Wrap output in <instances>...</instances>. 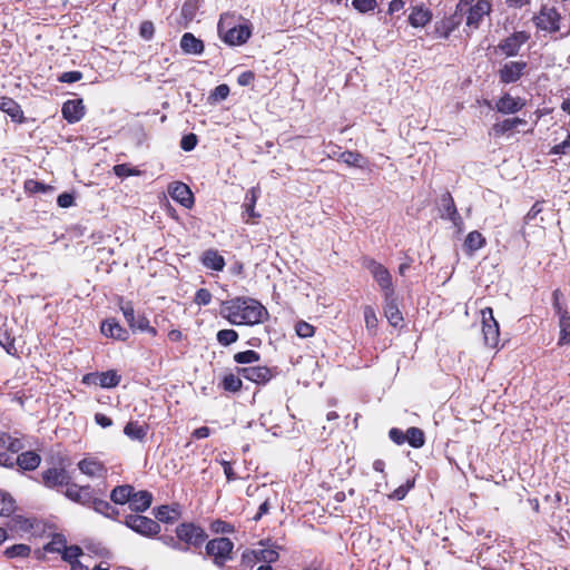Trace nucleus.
<instances>
[{
    "label": "nucleus",
    "mask_w": 570,
    "mask_h": 570,
    "mask_svg": "<svg viewBox=\"0 0 570 570\" xmlns=\"http://www.w3.org/2000/svg\"><path fill=\"white\" fill-rule=\"evenodd\" d=\"M220 315L233 325H255L264 322L268 312L254 298L236 297L223 303Z\"/></svg>",
    "instance_id": "nucleus-1"
},
{
    "label": "nucleus",
    "mask_w": 570,
    "mask_h": 570,
    "mask_svg": "<svg viewBox=\"0 0 570 570\" xmlns=\"http://www.w3.org/2000/svg\"><path fill=\"white\" fill-rule=\"evenodd\" d=\"M491 3L488 0H460L458 11L461 16H466V27L475 30L480 27L484 17L491 12Z\"/></svg>",
    "instance_id": "nucleus-2"
},
{
    "label": "nucleus",
    "mask_w": 570,
    "mask_h": 570,
    "mask_svg": "<svg viewBox=\"0 0 570 570\" xmlns=\"http://www.w3.org/2000/svg\"><path fill=\"white\" fill-rule=\"evenodd\" d=\"M229 18L222 17L218 22V33L220 38L229 46H239L245 43L250 37V29L247 24L230 26Z\"/></svg>",
    "instance_id": "nucleus-3"
},
{
    "label": "nucleus",
    "mask_w": 570,
    "mask_h": 570,
    "mask_svg": "<svg viewBox=\"0 0 570 570\" xmlns=\"http://www.w3.org/2000/svg\"><path fill=\"white\" fill-rule=\"evenodd\" d=\"M365 267L370 271L380 288L384 292L385 298H391L394 295V287L392 275L389 269L374 259L365 261Z\"/></svg>",
    "instance_id": "nucleus-4"
},
{
    "label": "nucleus",
    "mask_w": 570,
    "mask_h": 570,
    "mask_svg": "<svg viewBox=\"0 0 570 570\" xmlns=\"http://www.w3.org/2000/svg\"><path fill=\"white\" fill-rule=\"evenodd\" d=\"M23 449L19 439H14L4 432H0V465L12 468L14 455Z\"/></svg>",
    "instance_id": "nucleus-5"
},
{
    "label": "nucleus",
    "mask_w": 570,
    "mask_h": 570,
    "mask_svg": "<svg viewBox=\"0 0 570 570\" xmlns=\"http://www.w3.org/2000/svg\"><path fill=\"white\" fill-rule=\"evenodd\" d=\"M234 543L228 538H216L206 544V553L214 558L215 564L222 567L232 558Z\"/></svg>",
    "instance_id": "nucleus-6"
},
{
    "label": "nucleus",
    "mask_w": 570,
    "mask_h": 570,
    "mask_svg": "<svg viewBox=\"0 0 570 570\" xmlns=\"http://www.w3.org/2000/svg\"><path fill=\"white\" fill-rule=\"evenodd\" d=\"M482 314V332L485 345L494 348L500 341L499 324L493 316L491 307H485L481 311Z\"/></svg>",
    "instance_id": "nucleus-7"
},
{
    "label": "nucleus",
    "mask_w": 570,
    "mask_h": 570,
    "mask_svg": "<svg viewBox=\"0 0 570 570\" xmlns=\"http://www.w3.org/2000/svg\"><path fill=\"white\" fill-rule=\"evenodd\" d=\"M126 322L132 331L147 332L155 336L157 331L150 326L148 318L145 315H136L134 306L130 302L120 305Z\"/></svg>",
    "instance_id": "nucleus-8"
},
{
    "label": "nucleus",
    "mask_w": 570,
    "mask_h": 570,
    "mask_svg": "<svg viewBox=\"0 0 570 570\" xmlns=\"http://www.w3.org/2000/svg\"><path fill=\"white\" fill-rule=\"evenodd\" d=\"M125 524L135 532L147 537L156 535L160 531V525L158 524V522L150 518L139 514L127 515Z\"/></svg>",
    "instance_id": "nucleus-9"
},
{
    "label": "nucleus",
    "mask_w": 570,
    "mask_h": 570,
    "mask_svg": "<svg viewBox=\"0 0 570 570\" xmlns=\"http://www.w3.org/2000/svg\"><path fill=\"white\" fill-rule=\"evenodd\" d=\"M561 16L553 7L543 6L540 12L534 17V23L537 28L548 31L556 32L560 29Z\"/></svg>",
    "instance_id": "nucleus-10"
},
{
    "label": "nucleus",
    "mask_w": 570,
    "mask_h": 570,
    "mask_svg": "<svg viewBox=\"0 0 570 570\" xmlns=\"http://www.w3.org/2000/svg\"><path fill=\"white\" fill-rule=\"evenodd\" d=\"M176 534L180 541L194 547L202 546L207 538L205 531L193 523H183L178 525Z\"/></svg>",
    "instance_id": "nucleus-11"
},
{
    "label": "nucleus",
    "mask_w": 570,
    "mask_h": 570,
    "mask_svg": "<svg viewBox=\"0 0 570 570\" xmlns=\"http://www.w3.org/2000/svg\"><path fill=\"white\" fill-rule=\"evenodd\" d=\"M63 493L69 500L88 508L91 507L96 495L90 485H78L76 483L68 485Z\"/></svg>",
    "instance_id": "nucleus-12"
},
{
    "label": "nucleus",
    "mask_w": 570,
    "mask_h": 570,
    "mask_svg": "<svg viewBox=\"0 0 570 570\" xmlns=\"http://www.w3.org/2000/svg\"><path fill=\"white\" fill-rule=\"evenodd\" d=\"M530 36L525 31H517L500 42L499 49L508 57L518 55L522 45L529 40Z\"/></svg>",
    "instance_id": "nucleus-13"
},
{
    "label": "nucleus",
    "mask_w": 570,
    "mask_h": 570,
    "mask_svg": "<svg viewBox=\"0 0 570 570\" xmlns=\"http://www.w3.org/2000/svg\"><path fill=\"white\" fill-rule=\"evenodd\" d=\"M442 209L441 218L449 219L459 230L463 227V219L459 214L454 200L450 193H445L441 197Z\"/></svg>",
    "instance_id": "nucleus-14"
},
{
    "label": "nucleus",
    "mask_w": 570,
    "mask_h": 570,
    "mask_svg": "<svg viewBox=\"0 0 570 570\" xmlns=\"http://www.w3.org/2000/svg\"><path fill=\"white\" fill-rule=\"evenodd\" d=\"M168 194L174 200L186 208H190L194 204V196L190 188L181 181L170 184L168 187Z\"/></svg>",
    "instance_id": "nucleus-15"
},
{
    "label": "nucleus",
    "mask_w": 570,
    "mask_h": 570,
    "mask_svg": "<svg viewBox=\"0 0 570 570\" xmlns=\"http://www.w3.org/2000/svg\"><path fill=\"white\" fill-rule=\"evenodd\" d=\"M527 68L524 61H509L499 70L500 80L503 83H511L518 81Z\"/></svg>",
    "instance_id": "nucleus-16"
},
{
    "label": "nucleus",
    "mask_w": 570,
    "mask_h": 570,
    "mask_svg": "<svg viewBox=\"0 0 570 570\" xmlns=\"http://www.w3.org/2000/svg\"><path fill=\"white\" fill-rule=\"evenodd\" d=\"M43 484L48 488H58L66 485H70L69 475L67 471L62 468H50L42 473Z\"/></svg>",
    "instance_id": "nucleus-17"
},
{
    "label": "nucleus",
    "mask_w": 570,
    "mask_h": 570,
    "mask_svg": "<svg viewBox=\"0 0 570 570\" xmlns=\"http://www.w3.org/2000/svg\"><path fill=\"white\" fill-rule=\"evenodd\" d=\"M238 374L256 384H265L272 379V371L267 366H248L238 368Z\"/></svg>",
    "instance_id": "nucleus-18"
},
{
    "label": "nucleus",
    "mask_w": 570,
    "mask_h": 570,
    "mask_svg": "<svg viewBox=\"0 0 570 570\" xmlns=\"http://www.w3.org/2000/svg\"><path fill=\"white\" fill-rule=\"evenodd\" d=\"M525 106V100L520 97H512L510 94H504L495 102V109L504 115L515 114Z\"/></svg>",
    "instance_id": "nucleus-19"
},
{
    "label": "nucleus",
    "mask_w": 570,
    "mask_h": 570,
    "mask_svg": "<svg viewBox=\"0 0 570 570\" xmlns=\"http://www.w3.org/2000/svg\"><path fill=\"white\" fill-rule=\"evenodd\" d=\"M78 469L90 478H105L107 468L96 458H85L78 462Z\"/></svg>",
    "instance_id": "nucleus-20"
},
{
    "label": "nucleus",
    "mask_w": 570,
    "mask_h": 570,
    "mask_svg": "<svg viewBox=\"0 0 570 570\" xmlns=\"http://www.w3.org/2000/svg\"><path fill=\"white\" fill-rule=\"evenodd\" d=\"M63 118L69 124L78 122L85 115V106L81 99L67 100L61 109Z\"/></svg>",
    "instance_id": "nucleus-21"
},
{
    "label": "nucleus",
    "mask_w": 570,
    "mask_h": 570,
    "mask_svg": "<svg viewBox=\"0 0 570 570\" xmlns=\"http://www.w3.org/2000/svg\"><path fill=\"white\" fill-rule=\"evenodd\" d=\"M100 331L106 337L118 341H127L129 337L128 331L122 327L115 318L105 320L101 323Z\"/></svg>",
    "instance_id": "nucleus-22"
},
{
    "label": "nucleus",
    "mask_w": 570,
    "mask_h": 570,
    "mask_svg": "<svg viewBox=\"0 0 570 570\" xmlns=\"http://www.w3.org/2000/svg\"><path fill=\"white\" fill-rule=\"evenodd\" d=\"M527 121L522 118L515 117V118H507L500 122H495L490 131V135H493L494 137H501L504 136L512 130H514L520 125H525Z\"/></svg>",
    "instance_id": "nucleus-23"
},
{
    "label": "nucleus",
    "mask_w": 570,
    "mask_h": 570,
    "mask_svg": "<svg viewBox=\"0 0 570 570\" xmlns=\"http://www.w3.org/2000/svg\"><path fill=\"white\" fill-rule=\"evenodd\" d=\"M432 20V12L424 6L413 7L410 16L409 23L414 28H423Z\"/></svg>",
    "instance_id": "nucleus-24"
},
{
    "label": "nucleus",
    "mask_w": 570,
    "mask_h": 570,
    "mask_svg": "<svg viewBox=\"0 0 570 570\" xmlns=\"http://www.w3.org/2000/svg\"><path fill=\"white\" fill-rule=\"evenodd\" d=\"M180 48L186 55H202L204 51V42L193 33L186 32L180 39Z\"/></svg>",
    "instance_id": "nucleus-25"
},
{
    "label": "nucleus",
    "mask_w": 570,
    "mask_h": 570,
    "mask_svg": "<svg viewBox=\"0 0 570 570\" xmlns=\"http://www.w3.org/2000/svg\"><path fill=\"white\" fill-rule=\"evenodd\" d=\"M153 495L148 491L132 492L129 500V508L135 512H144L151 505Z\"/></svg>",
    "instance_id": "nucleus-26"
},
{
    "label": "nucleus",
    "mask_w": 570,
    "mask_h": 570,
    "mask_svg": "<svg viewBox=\"0 0 570 570\" xmlns=\"http://www.w3.org/2000/svg\"><path fill=\"white\" fill-rule=\"evenodd\" d=\"M40 462V455L33 451H27L19 455H14V464H18L22 470L26 471L36 470Z\"/></svg>",
    "instance_id": "nucleus-27"
},
{
    "label": "nucleus",
    "mask_w": 570,
    "mask_h": 570,
    "mask_svg": "<svg viewBox=\"0 0 570 570\" xmlns=\"http://www.w3.org/2000/svg\"><path fill=\"white\" fill-rule=\"evenodd\" d=\"M463 17L461 16L460 11H458V8L455 9V12L443 19L440 24L436 27V31L442 35L443 38H448L451 32H453L459 24L461 23Z\"/></svg>",
    "instance_id": "nucleus-28"
},
{
    "label": "nucleus",
    "mask_w": 570,
    "mask_h": 570,
    "mask_svg": "<svg viewBox=\"0 0 570 570\" xmlns=\"http://www.w3.org/2000/svg\"><path fill=\"white\" fill-rule=\"evenodd\" d=\"M384 313L389 321V323L396 327L403 322L402 313L400 312L393 296L391 298H385Z\"/></svg>",
    "instance_id": "nucleus-29"
},
{
    "label": "nucleus",
    "mask_w": 570,
    "mask_h": 570,
    "mask_svg": "<svg viewBox=\"0 0 570 570\" xmlns=\"http://www.w3.org/2000/svg\"><path fill=\"white\" fill-rule=\"evenodd\" d=\"M338 160L350 167L365 168L367 165L366 158L357 151L346 150L340 154Z\"/></svg>",
    "instance_id": "nucleus-30"
},
{
    "label": "nucleus",
    "mask_w": 570,
    "mask_h": 570,
    "mask_svg": "<svg viewBox=\"0 0 570 570\" xmlns=\"http://www.w3.org/2000/svg\"><path fill=\"white\" fill-rule=\"evenodd\" d=\"M203 264L210 269L220 272L225 267V259L216 250H206L203 255Z\"/></svg>",
    "instance_id": "nucleus-31"
},
{
    "label": "nucleus",
    "mask_w": 570,
    "mask_h": 570,
    "mask_svg": "<svg viewBox=\"0 0 570 570\" xmlns=\"http://www.w3.org/2000/svg\"><path fill=\"white\" fill-rule=\"evenodd\" d=\"M97 385L104 389L116 387L121 380V376L115 370L97 373Z\"/></svg>",
    "instance_id": "nucleus-32"
},
{
    "label": "nucleus",
    "mask_w": 570,
    "mask_h": 570,
    "mask_svg": "<svg viewBox=\"0 0 570 570\" xmlns=\"http://www.w3.org/2000/svg\"><path fill=\"white\" fill-rule=\"evenodd\" d=\"M134 492V487L125 484L118 485L112 489L110 493V500L116 504H125L129 503L131 494Z\"/></svg>",
    "instance_id": "nucleus-33"
},
{
    "label": "nucleus",
    "mask_w": 570,
    "mask_h": 570,
    "mask_svg": "<svg viewBox=\"0 0 570 570\" xmlns=\"http://www.w3.org/2000/svg\"><path fill=\"white\" fill-rule=\"evenodd\" d=\"M259 187H252L245 196L244 208L249 218L258 217L255 213V205L259 196Z\"/></svg>",
    "instance_id": "nucleus-34"
},
{
    "label": "nucleus",
    "mask_w": 570,
    "mask_h": 570,
    "mask_svg": "<svg viewBox=\"0 0 570 570\" xmlns=\"http://www.w3.org/2000/svg\"><path fill=\"white\" fill-rule=\"evenodd\" d=\"M124 433L131 440L141 441L147 435V426L130 421L125 425Z\"/></svg>",
    "instance_id": "nucleus-35"
},
{
    "label": "nucleus",
    "mask_w": 570,
    "mask_h": 570,
    "mask_svg": "<svg viewBox=\"0 0 570 570\" xmlns=\"http://www.w3.org/2000/svg\"><path fill=\"white\" fill-rule=\"evenodd\" d=\"M2 111L9 115L13 121L21 122L23 119V111L20 105L11 98L6 97Z\"/></svg>",
    "instance_id": "nucleus-36"
},
{
    "label": "nucleus",
    "mask_w": 570,
    "mask_h": 570,
    "mask_svg": "<svg viewBox=\"0 0 570 570\" xmlns=\"http://www.w3.org/2000/svg\"><path fill=\"white\" fill-rule=\"evenodd\" d=\"M485 244V238L478 230L470 232L464 240V248L470 252H476Z\"/></svg>",
    "instance_id": "nucleus-37"
},
{
    "label": "nucleus",
    "mask_w": 570,
    "mask_h": 570,
    "mask_svg": "<svg viewBox=\"0 0 570 570\" xmlns=\"http://www.w3.org/2000/svg\"><path fill=\"white\" fill-rule=\"evenodd\" d=\"M406 442L415 449L422 448L425 443L424 432L419 428H409L405 432Z\"/></svg>",
    "instance_id": "nucleus-38"
},
{
    "label": "nucleus",
    "mask_w": 570,
    "mask_h": 570,
    "mask_svg": "<svg viewBox=\"0 0 570 570\" xmlns=\"http://www.w3.org/2000/svg\"><path fill=\"white\" fill-rule=\"evenodd\" d=\"M90 508L107 518H115V515L118 514V511L108 501L99 499L96 495Z\"/></svg>",
    "instance_id": "nucleus-39"
},
{
    "label": "nucleus",
    "mask_w": 570,
    "mask_h": 570,
    "mask_svg": "<svg viewBox=\"0 0 570 570\" xmlns=\"http://www.w3.org/2000/svg\"><path fill=\"white\" fill-rule=\"evenodd\" d=\"M559 327L560 334L558 344L566 345L570 343V315L569 313H563L562 316L559 317Z\"/></svg>",
    "instance_id": "nucleus-40"
},
{
    "label": "nucleus",
    "mask_w": 570,
    "mask_h": 570,
    "mask_svg": "<svg viewBox=\"0 0 570 570\" xmlns=\"http://www.w3.org/2000/svg\"><path fill=\"white\" fill-rule=\"evenodd\" d=\"M30 552H31V548L29 546L19 543V544H13L11 547H8L4 550V556L10 559L27 558V557H29Z\"/></svg>",
    "instance_id": "nucleus-41"
},
{
    "label": "nucleus",
    "mask_w": 570,
    "mask_h": 570,
    "mask_svg": "<svg viewBox=\"0 0 570 570\" xmlns=\"http://www.w3.org/2000/svg\"><path fill=\"white\" fill-rule=\"evenodd\" d=\"M14 511V500L12 497L0 490V515L8 517Z\"/></svg>",
    "instance_id": "nucleus-42"
},
{
    "label": "nucleus",
    "mask_w": 570,
    "mask_h": 570,
    "mask_svg": "<svg viewBox=\"0 0 570 570\" xmlns=\"http://www.w3.org/2000/svg\"><path fill=\"white\" fill-rule=\"evenodd\" d=\"M261 358L259 354L256 351L247 350L244 352H238L234 355V361L238 364H252L258 362Z\"/></svg>",
    "instance_id": "nucleus-43"
},
{
    "label": "nucleus",
    "mask_w": 570,
    "mask_h": 570,
    "mask_svg": "<svg viewBox=\"0 0 570 570\" xmlns=\"http://www.w3.org/2000/svg\"><path fill=\"white\" fill-rule=\"evenodd\" d=\"M156 518L161 522L169 523L176 520L177 512L168 505H160L156 510Z\"/></svg>",
    "instance_id": "nucleus-44"
},
{
    "label": "nucleus",
    "mask_w": 570,
    "mask_h": 570,
    "mask_svg": "<svg viewBox=\"0 0 570 570\" xmlns=\"http://www.w3.org/2000/svg\"><path fill=\"white\" fill-rule=\"evenodd\" d=\"M238 340V333L234 330H220L217 333V341L223 346H228Z\"/></svg>",
    "instance_id": "nucleus-45"
},
{
    "label": "nucleus",
    "mask_w": 570,
    "mask_h": 570,
    "mask_svg": "<svg viewBox=\"0 0 570 570\" xmlns=\"http://www.w3.org/2000/svg\"><path fill=\"white\" fill-rule=\"evenodd\" d=\"M223 387L229 392H237L242 389V380L238 375L227 374L223 379Z\"/></svg>",
    "instance_id": "nucleus-46"
},
{
    "label": "nucleus",
    "mask_w": 570,
    "mask_h": 570,
    "mask_svg": "<svg viewBox=\"0 0 570 570\" xmlns=\"http://www.w3.org/2000/svg\"><path fill=\"white\" fill-rule=\"evenodd\" d=\"M82 554V550L78 546H63L62 558L68 561L70 564L78 561V558Z\"/></svg>",
    "instance_id": "nucleus-47"
},
{
    "label": "nucleus",
    "mask_w": 570,
    "mask_h": 570,
    "mask_svg": "<svg viewBox=\"0 0 570 570\" xmlns=\"http://www.w3.org/2000/svg\"><path fill=\"white\" fill-rule=\"evenodd\" d=\"M364 321L367 330H375L377 327V316L372 306L364 307Z\"/></svg>",
    "instance_id": "nucleus-48"
},
{
    "label": "nucleus",
    "mask_w": 570,
    "mask_h": 570,
    "mask_svg": "<svg viewBox=\"0 0 570 570\" xmlns=\"http://www.w3.org/2000/svg\"><path fill=\"white\" fill-rule=\"evenodd\" d=\"M296 334L302 338L312 337L314 335V326L307 322L299 321L295 326Z\"/></svg>",
    "instance_id": "nucleus-49"
},
{
    "label": "nucleus",
    "mask_w": 570,
    "mask_h": 570,
    "mask_svg": "<svg viewBox=\"0 0 570 570\" xmlns=\"http://www.w3.org/2000/svg\"><path fill=\"white\" fill-rule=\"evenodd\" d=\"M114 173L118 177H129L139 174V170L130 168L127 164H119L114 166Z\"/></svg>",
    "instance_id": "nucleus-50"
},
{
    "label": "nucleus",
    "mask_w": 570,
    "mask_h": 570,
    "mask_svg": "<svg viewBox=\"0 0 570 570\" xmlns=\"http://www.w3.org/2000/svg\"><path fill=\"white\" fill-rule=\"evenodd\" d=\"M256 558L259 561H264L266 563H272L278 559V553H277V551H275L273 549H263L257 553Z\"/></svg>",
    "instance_id": "nucleus-51"
},
{
    "label": "nucleus",
    "mask_w": 570,
    "mask_h": 570,
    "mask_svg": "<svg viewBox=\"0 0 570 570\" xmlns=\"http://www.w3.org/2000/svg\"><path fill=\"white\" fill-rule=\"evenodd\" d=\"M353 7L360 12L372 11L376 7L375 0H353Z\"/></svg>",
    "instance_id": "nucleus-52"
},
{
    "label": "nucleus",
    "mask_w": 570,
    "mask_h": 570,
    "mask_svg": "<svg viewBox=\"0 0 570 570\" xmlns=\"http://www.w3.org/2000/svg\"><path fill=\"white\" fill-rule=\"evenodd\" d=\"M194 302L198 305H208L212 302V294L207 288H199L196 292Z\"/></svg>",
    "instance_id": "nucleus-53"
},
{
    "label": "nucleus",
    "mask_w": 570,
    "mask_h": 570,
    "mask_svg": "<svg viewBox=\"0 0 570 570\" xmlns=\"http://www.w3.org/2000/svg\"><path fill=\"white\" fill-rule=\"evenodd\" d=\"M413 487V483H410L407 482L406 484H402L400 485L397 489H395L390 495L389 498L391 500H396V501H400V500H403L405 498V495L407 494L409 490Z\"/></svg>",
    "instance_id": "nucleus-54"
},
{
    "label": "nucleus",
    "mask_w": 570,
    "mask_h": 570,
    "mask_svg": "<svg viewBox=\"0 0 570 570\" xmlns=\"http://www.w3.org/2000/svg\"><path fill=\"white\" fill-rule=\"evenodd\" d=\"M197 145V137L195 134L185 135L180 140V148L185 151L193 150Z\"/></svg>",
    "instance_id": "nucleus-55"
},
{
    "label": "nucleus",
    "mask_w": 570,
    "mask_h": 570,
    "mask_svg": "<svg viewBox=\"0 0 570 570\" xmlns=\"http://www.w3.org/2000/svg\"><path fill=\"white\" fill-rule=\"evenodd\" d=\"M229 95V87L225 83L217 86L212 95L210 98H213L216 101L225 100Z\"/></svg>",
    "instance_id": "nucleus-56"
},
{
    "label": "nucleus",
    "mask_w": 570,
    "mask_h": 570,
    "mask_svg": "<svg viewBox=\"0 0 570 570\" xmlns=\"http://www.w3.org/2000/svg\"><path fill=\"white\" fill-rule=\"evenodd\" d=\"M154 33L155 27L151 21H144L140 24L139 35L141 36V38H144L145 40H150L154 37Z\"/></svg>",
    "instance_id": "nucleus-57"
},
{
    "label": "nucleus",
    "mask_w": 570,
    "mask_h": 570,
    "mask_svg": "<svg viewBox=\"0 0 570 570\" xmlns=\"http://www.w3.org/2000/svg\"><path fill=\"white\" fill-rule=\"evenodd\" d=\"M80 79H82V73L80 71H67L59 77L61 82L67 83H72L79 81Z\"/></svg>",
    "instance_id": "nucleus-58"
},
{
    "label": "nucleus",
    "mask_w": 570,
    "mask_h": 570,
    "mask_svg": "<svg viewBox=\"0 0 570 570\" xmlns=\"http://www.w3.org/2000/svg\"><path fill=\"white\" fill-rule=\"evenodd\" d=\"M570 148V134L568 137L560 144L553 146L550 150L552 155H563Z\"/></svg>",
    "instance_id": "nucleus-59"
},
{
    "label": "nucleus",
    "mask_w": 570,
    "mask_h": 570,
    "mask_svg": "<svg viewBox=\"0 0 570 570\" xmlns=\"http://www.w3.org/2000/svg\"><path fill=\"white\" fill-rule=\"evenodd\" d=\"M390 439L396 444H403L406 441L405 433L400 429L393 428L389 432Z\"/></svg>",
    "instance_id": "nucleus-60"
},
{
    "label": "nucleus",
    "mask_w": 570,
    "mask_h": 570,
    "mask_svg": "<svg viewBox=\"0 0 570 570\" xmlns=\"http://www.w3.org/2000/svg\"><path fill=\"white\" fill-rule=\"evenodd\" d=\"M560 296H561V292L560 289H556L553 293H552V299H553V308L556 309V313L560 316H562L563 313H568L561 305L560 303Z\"/></svg>",
    "instance_id": "nucleus-61"
},
{
    "label": "nucleus",
    "mask_w": 570,
    "mask_h": 570,
    "mask_svg": "<svg viewBox=\"0 0 570 570\" xmlns=\"http://www.w3.org/2000/svg\"><path fill=\"white\" fill-rule=\"evenodd\" d=\"M57 204L62 208H68L73 204V196L68 193L60 194L57 198Z\"/></svg>",
    "instance_id": "nucleus-62"
},
{
    "label": "nucleus",
    "mask_w": 570,
    "mask_h": 570,
    "mask_svg": "<svg viewBox=\"0 0 570 570\" xmlns=\"http://www.w3.org/2000/svg\"><path fill=\"white\" fill-rule=\"evenodd\" d=\"M254 78H255L254 72L244 71L238 76L237 82L239 86H249L254 81Z\"/></svg>",
    "instance_id": "nucleus-63"
},
{
    "label": "nucleus",
    "mask_w": 570,
    "mask_h": 570,
    "mask_svg": "<svg viewBox=\"0 0 570 570\" xmlns=\"http://www.w3.org/2000/svg\"><path fill=\"white\" fill-rule=\"evenodd\" d=\"M95 421L101 428H109L112 425V420L102 413H96Z\"/></svg>",
    "instance_id": "nucleus-64"
}]
</instances>
